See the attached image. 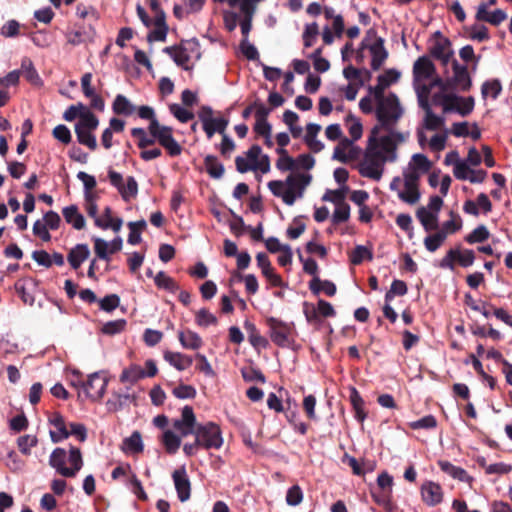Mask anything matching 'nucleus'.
I'll list each match as a JSON object with an SVG mask.
<instances>
[{
    "label": "nucleus",
    "mask_w": 512,
    "mask_h": 512,
    "mask_svg": "<svg viewBox=\"0 0 512 512\" xmlns=\"http://www.w3.org/2000/svg\"><path fill=\"white\" fill-rule=\"evenodd\" d=\"M173 428L182 436L195 435L203 449H219L223 444L220 427L213 423L198 424L191 406H184L180 419H175Z\"/></svg>",
    "instance_id": "obj_1"
},
{
    "label": "nucleus",
    "mask_w": 512,
    "mask_h": 512,
    "mask_svg": "<svg viewBox=\"0 0 512 512\" xmlns=\"http://www.w3.org/2000/svg\"><path fill=\"white\" fill-rule=\"evenodd\" d=\"M376 135H379V127H373L367 141L364 160L359 165V174L363 177L379 181L382 177L384 164L388 161L383 151L377 149Z\"/></svg>",
    "instance_id": "obj_2"
},
{
    "label": "nucleus",
    "mask_w": 512,
    "mask_h": 512,
    "mask_svg": "<svg viewBox=\"0 0 512 512\" xmlns=\"http://www.w3.org/2000/svg\"><path fill=\"white\" fill-rule=\"evenodd\" d=\"M375 101V115L378 124L374 127H379V132L382 129L385 131H391L394 129L404 113L398 96L391 92L386 96V98L375 99Z\"/></svg>",
    "instance_id": "obj_3"
},
{
    "label": "nucleus",
    "mask_w": 512,
    "mask_h": 512,
    "mask_svg": "<svg viewBox=\"0 0 512 512\" xmlns=\"http://www.w3.org/2000/svg\"><path fill=\"white\" fill-rule=\"evenodd\" d=\"M50 465L63 477H75L83 465L82 454L79 448L70 446L67 453L63 448H56L50 455Z\"/></svg>",
    "instance_id": "obj_4"
},
{
    "label": "nucleus",
    "mask_w": 512,
    "mask_h": 512,
    "mask_svg": "<svg viewBox=\"0 0 512 512\" xmlns=\"http://www.w3.org/2000/svg\"><path fill=\"white\" fill-rule=\"evenodd\" d=\"M48 421L56 429L50 431V438L53 443H59L70 436H75L80 442L87 439V428L84 424L71 422L67 425L65 418L59 412H53Z\"/></svg>",
    "instance_id": "obj_5"
},
{
    "label": "nucleus",
    "mask_w": 512,
    "mask_h": 512,
    "mask_svg": "<svg viewBox=\"0 0 512 512\" xmlns=\"http://www.w3.org/2000/svg\"><path fill=\"white\" fill-rule=\"evenodd\" d=\"M148 131L150 136L157 140L169 156L177 157L182 153V146L175 140L172 127L161 125L157 119H153L149 123Z\"/></svg>",
    "instance_id": "obj_6"
},
{
    "label": "nucleus",
    "mask_w": 512,
    "mask_h": 512,
    "mask_svg": "<svg viewBox=\"0 0 512 512\" xmlns=\"http://www.w3.org/2000/svg\"><path fill=\"white\" fill-rule=\"evenodd\" d=\"M265 323L271 341L281 348H290L294 342L293 324L275 317H267Z\"/></svg>",
    "instance_id": "obj_7"
},
{
    "label": "nucleus",
    "mask_w": 512,
    "mask_h": 512,
    "mask_svg": "<svg viewBox=\"0 0 512 512\" xmlns=\"http://www.w3.org/2000/svg\"><path fill=\"white\" fill-rule=\"evenodd\" d=\"M108 178L112 186L117 188L122 199L128 202L131 198H135L138 194V183L133 176L126 179V184L123 183V176L112 169L108 171Z\"/></svg>",
    "instance_id": "obj_8"
},
{
    "label": "nucleus",
    "mask_w": 512,
    "mask_h": 512,
    "mask_svg": "<svg viewBox=\"0 0 512 512\" xmlns=\"http://www.w3.org/2000/svg\"><path fill=\"white\" fill-rule=\"evenodd\" d=\"M431 41L432 44L429 48L431 56L440 60L443 65H447L453 56L450 40L444 37L440 31H436Z\"/></svg>",
    "instance_id": "obj_9"
},
{
    "label": "nucleus",
    "mask_w": 512,
    "mask_h": 512,
    "mask_svg": "<svg viewBox=\"0 0 512 512\" xmlns=\"http://www.w3.org/2000/svg\"><path fill=\"white\" fill-rule=\"evenodd\" d=\"M108 379L99 372L91 374L87 381L81 382V387L87 398L92 401L100 400L107 388Z\"/></svg>",
    "instance_id": "obj_10"
},
{
    "label": "nucleus",
    "mask_w": 512,
    "mask_h": 512,
    "mask_svg": "<svg viewBox=\"0 0 512 512\" xmlns=\"http://www.w3.org/2000/svg\"><path fill=\"white\" fill-rule=\"evenodd\" d=\"M39 281L32 277L19 279L16 281L14 288L21 300L32 306L35 302V293L37 291Z\"/></svg>",
    "instance_id": "obj_11"
},
{
    "label": "nucleus",
    "mask_w": 512,
    "mask_h": 512,
    "mask_svg": "<svg viewBox=\"0 0 512 512\" xmlns=\"http://www.w3.org/2000/svg\"><path fill=\"white\" fill-rule=\"evenodd\" d=\"M400 72L396 69H388L384 74L377 77V84L375 86H369V93L374 96V99L386 98L384 91L392 83H395L400 78Z\"/></svg>",
    "instance_id": "obj_12"
},
{
    "label": "nucleus",
    "mask_w": 512,
    "mask_h": 512,
    "mask_svg": "<svg viewBox=\"0 0 512 512\" xmlns=\"http://www.w3.org/2000/svg\"><path fill=\"white\" fill-rule=\"evenodd\" d=\"M342 463L348 466L353 474L358 477H364L366 473L373 472L375 470V462L368 459L363 458H355L348 454H345L342 457Z\"/></svg>",
    "instance_id": "obj_13"
},
{
    "label": "nucleus",
    "mask_w": 512,
    "mask_h": 512,
    "mask_svg": "<svg viewBox=\"0 0 512 512\" xmlns=\"http://www.w3.org/2000/svg\"><path fill=\"white\" fill-rule=\"evenodd\" d=\"M393 482H374L370 486L373 499L380 505L387 507L390 504Z\"/></svg>",
    "instance_id": "obj_14"
},
{
    "label": "nucleus",
    "mask_w": 512,
    "mask_h": 512,
    "mask_svg": "<svg viewBox=\"0 0 512 512\" xmlns=\"http://www.w3.org/2000/svg\"><path fill=\"white\" fill-rule=\"evenodd\" d=\"M435 71V65L426 56H421L414 62L413 76L416 81L432 78Z\"/></svg>",
    "instance_id": "obj_15"
},
{
    "label": "nucleus",
    "mask_w": 512,
    "mask_h": 512,
    "mask_svg": "<svg viewBox=\"0 0 512 512\" xmlns=\"http://www.w3.org/2000/svg\"><path fill=\"white\" fill-rule=\"evenodd\" d=\"M369 50L372 56L371 68L374 71H377L381 68L385 60L388 58V51L384 46V39L381 37H377L375 42L369 46Z\"/></svg>",
    "instance_id": "obj_16"
},
{
    "label": "nucleus",
    "mask_w": 512,
    "mask_h": 512,
    "mask_svg": "<svg viewBox=\"0 0 512 512\" xmlns=\"http://www.w3.org/2000/svg\"><path fill=\"white\" fill-rule=\"evenodd\" d=\"M96 30L92 23L88 24L87 28L78 29L66 34L67 42L73 46H78L82 43L93 42L96 37Z\"/></svg>",
    "instance_id": "obj_17"
},
{
    "label": "nucleus",
    "mask_w": 512,
    "mask_h": 512,
    "mask_svg": "<svg viewBox=\"0 0 512 512\" xmlns=\"http://www.w3.org/2000/svg\"><path fill=\"white\" fill-rule=\"evenodd\" d=\"M453 82L462 91H468L471 88L472 81L468 72V69L464 65H460L457 60H453Z\"/></svg>",
    "instance_id": "obj_18"
},
{
    "label": "nucleus",
    "mask_w": 512,
    "mask_h": 512,
    "mask_svg": "<svg viewBox=\"0 0 512 512\" xmlns=\"http://www.w3.org/2000/svg\"><path fill=\"white\" fill-rule=\"evenodd\" d=\"M421 494L423 500L428 505H436L442 500V489L438 482H424L421 487Z\"/></svg>",
    "instance_id": "obj_19"
},
{
    "label": "nucleus",
    "mask_w": 512,
    "mask_h": 512,
    "mask_svg": "<svg viewBox=\"0 0 512 512\" xmlns=\"http://www.w3.org/2000/svg\"><path fill=\"white\" fill-rule=\"evenodd\" d=\"M90 256V250L87 244H77L73 247L68 255L67 260L70 266L77 270L80 268L81 264L86 261Z\"/></svg>",
    "instance_id": "obj_20"
},
{
    "label": "nucleus",
    "mask_w": 512,
    "mask_h": 512,
    "mask_svg": "<svg viewBox=\"0 0 512 512\" xmlns=\"http://www.w3.org/2000/svg\"><path fill=\"white\" fill-rule=\"evenodd\" d=\"M244 329L248 334V340L255 349H266L269 341L260 334L256 325L248 320L244 322Z\"/></svg>",
    "instance_id": "obj_21"
},
{
    "label": "nucleus",
    "mask_w": 512,
    "mask_h": 512,
    "mask_svg": "<svg viewBox=\"0 0 512 512\" xmlns=\"http://www.w3.org/2000/svg\"><path fill=\"white\" fill-rule=\"evenodd\" d=\"M164 359L179 371H183L192 365V357L179 352H164Z\"/></svg>",
    "instance_id": "obj_22"
},
{
    "label": "nucleus",
    "mask_w": 512,
    "mask_h": 512,
    "mask_svg": "<svg viewBox=\"0 0 512 512\" xmlns=\"http://www.w3.org/2000/svg\"><path fill=\"white\" fill-rule=\"evenodd\" d=\"M163 52L170 55L178 66H185L190 61L188 48L181 42L179 45L165 47Z\"/></svg>",
    "instance_id": "obj_23"
},
{
    "label": "nucleus",
    "mask_w": 512,
    "mask_h": 512,
    "mask_svg": "<svg viewBox=\"0 0 512 512\" xmlns=\"http://www.w3.org/2000/svg\"><path fill=\"white\" fill-rule=\"evenodd\" d=\"M112 110L116 115L131 116L136 111V107L126 96L118 94L113 101Z\"/></svg>",
    "instance_id": "obj_24"
},
{
    "label": "nucleus",
    "mask_w": 512,
    "mask_h": 512,
    "mask_svg": "<svg viewBox=\"0 0 512 512\" xmlns=\"http://www.w3.org/2000/svg\"><path fill=\"white\" fill-rule=\"evenodd\" d=\"M64 219L68 224H71L75 229L81 230L85 227V219L79 212L76 205H70L62 211Z\"/></svg>",
    "instance_id": "obj_25"
},
{
    "label": "nucleus",
    "mask_w": 512,
    "mask_h": 512,
    "mask_svg": "<svg viewBox=\"0 0 512 512\" xmlns=\"http://www.w3.org/2000/svg\"><path fill=\"white\" fill-rule=\"evenodd\" d=\"M377 140V149L379 151H383L388 158L389 162H394L396 160V149L397 145L392 136H382L379 138V135H376Z\"/></svg>",
    "instance_id": "obj_26"
},
{
    "label": "nucleus",
    "mask_w": 512,
    "mask_h": 512,
    "mask_svg": "<svg viewBox=\"0 0 512 512\" xmlns=\"http://www.w3.org/2000/svg\"><path fill=\"white\" fill-rule=\"evenodd\" d=\"M349 400L355 412V418L362 423L367 417L364 409L365 402L355 387L350 388Z\"/></svg>",
    "instance_id": "obj_27"
},
{
    "label": "nucleus",
    "mask_w": 512,
    "mask_h": 512,
    "mask_svg": "<svg viewBox=\"0 0 512 512\" xmlns=\"http://www.w3.org/2000/svg\"><path fill=\"white\" fill-rule=\"evenodd\" d=\"M416 216L426 231L438 228V215L428 211L426 207L418 208Z\"/></svg>",
    "instance_id": "obj_28"
},
{
    "label": "nucleus",
    "mask_w": 512,
    "mask_h": 512,
    "mask_svg": "<svg viewBox=\"0 0 512 512\" xmlns=\"http://www.w3.org/2000/svg\"><path fill=\"white\" fill-rule=\"evenodd\" d=\"M309 289L318 295L320 292H324L327 296H334L336 293V286L333 282L324 280L322 281L319 277H314L309 282Z\"/></svg>",
    "instance_id": "obj_29"
},
{
    "label": "nucleus",
    "mask_w": 512,
    "mask_h": 512,
    "mask_svg": "<svg viewBox=\"0 0 512 512\" xmlns=\"http://www.w3.org/2000/svg\"><path fill=\"white\" fill-rule=\"evenodd\" d=\"M143 378H145L144 369L137 364H131L129 367L123 369L120 375V381L122 383H130L132 385Z\"/></svg>",
    "instance_id": "obj_30"
},
{
    "label": "nucleus",
    "mask_w": 512,
    "mask_h": 512,
    "mask_svg": "<svg viewBox=\"0 0 512 512\" xmlns=\"http://www.w3.org/2000/svg\"><path fill=\"white\" fill-rule=\"evenodd\" d=\"M154 282L159 289H163L171 293H175L180 290L179 284L164 271H159L154 276Z\"/></svg>",
    "instance_id": "obj_31"
},
{
    "label": "nucleus",
    "mask_w": 512,
    "mask_h": 512,
    "mask_svg": "<svg viewBox=\"0 0 512 512\" xmlns=\"http://www.w3.org/2000/svg\"><path fill=\"white\" fill-rule=\"evenodd\" d=\"M204 166L206 172L214 179H220L224 175V166L214 155H207L204 158Z\"/></svg>",
    "instance_id": "obj_32"
},
{
    "label": "nucleus",
    "mask_w": 512,
    "mask_h": 512,
    "mask_svg": "<svg viewBox=\"0 0 512 512\" xmlns=\"http://www.w3.org/2000/svg\"><path fill=\"white\" fill-rule=\"evenodd\" d=\"M122 449L126 453L137 454L143 451L142 437L139 431H134L123 441Z\"/></svg>",
    "instance_id": "obj_33"
},
{
    "label": "nucleus",
    "mask_w": 512,
    "mask_h": 512,
    "mask_svg": "<svg viewBox=\"0 0 512 512\" xmlns=\"http://www.w3.org/2000/svg\"><path fill=\"white\" fill-rule=\"evenodd\" d=\"M178 337L181 345L184 348L196 350L202 346L201 337L196 332L191 330L180 332Z\"/></svg>",
    "instance_id": "obj_34"
},
{
    "label": "nucleus",
    "mask_w": 512,
    "mask_h": 512,
    "mask_svg": "<svg viewBox=\"0 0 512 512\" xmlns=\"http://www.w3.org/2000/svg\"><path fill=\"white\" fill-rule=\"evenodd\" d=\"M99 125L98 117L92 113L87 107L84 111H82L80 115V119L78 123H76L75 127H80L81 129L95 131Z\"/></svg>",
    "instance_id": "obj_35"
},
{
    "label": "nucleus",
    "mask_w": 512,
    "mask_h": 512,
    "mask_svg": "<svg viewBox=\"0 0 512 512\" xmlns=\"http://www.w3.org/2000/svg\"><path fill=\"white\" fill-rule=\"evenodd\" d=\"M94 131L81 129L80 127H75V134L77 136V141L90 150L94 151L97 149V141L96 137L93 134Z\"/></svg>",
    "instance_id": "obj_36"
},
{
    "label": "nucleus",
    "mask_w": 512,
    "mask_h": 512,
    "mask_svg": "<svg viewBox=\"0 0 512 512\" xmlns=\"http://www.w3.org/2000/svg\"><path fill=\"white\" fill-rule=\"evenodd\" d=\"M276 152L279 155V158L276 161V167L278 170L293 171L296 169V161L295 159L288 155L286 149L277 148Z\"/></svg>",
    "instance_id": "obj_37"
},
{
    "label": "nucleus",
    "mask_w": 512,
    "mask_h": 512,
    "mask_svg": "<svg viewBox=\"0 0 512 512\" xmlns=\"http://www.w3.org/2000/svg\"><path fill=\"white\" fill-rule=\"evenodd\" d=\"M20 74L22 73L27 81H29L32 84H37L40 82V77L35 69L33 62L30 58L25 57L22 59L21 62V69L19 70Z\"/></svg>",
    "instance_id": "obj_38"
},
{
    "label": "nucleus",
    "mask_w": 512,
    "mask_h": 512,
    "mask_svg": "<svg viewBox=\"0 0 512 512\" xmlns=\"http://www.w3.org/2000/svg\"><path fill=\"white\" fill-rule=\"evenodd\" d=\"M439 466L442 471L446 472L449 477H452L456 480H472V478L468 477L465 470L460 467L453 465L448 461H439Z\"/></svg>",
    "instance_id": "obj_39"
},
{
    "label": "nucleus",
    "mask_w": 512,
    "mask_h": 512,
    "mask_svg": "<svg viewBox=\"0 0 512 512\" xmlns=\"http://www.w3.org/2000/svg\"><path fill=\"white\" fill-rule=\"evenodd\" d=\"M490 237V232L485 225L477 226L471 233L465 236L468 244L482 243Z\"/></svg>",
    "instance_id": "obj_40"
},
{
    "label": "nucleus",
    "mask_w": 512,
    "mask_h": 512,
    "mask_svg": "<svg viewBox=\"0 0 512 512\" xmlns=\"http://www.w3.org/2000/svg\"><path fill=\"white\" fill-rule=\"evenodd\" d=\"M407 291V284L402 280L395 279L385 294V301L390 302L395 296H404Z\"/></svg>",
    "instance_id": "obj_41"
},
{
    "label": "nucleus",
    "mask_w": 512,
    "mask_h": 512,
    "mask_svg": "<svg viewBox=\"0 0 512 512\" xmlns=\"http://www.w3.org/2000/svg\"><path fill=\"white\" fill-rule=\"evenodd\" d=\"M502 91L501 82L498 79L485 81L481 87V94L483 98H486L491 94L492 98L496 99Z\"/></svg>",
    "instance_id": "obj_42"
},
{
    "label": "nucleus",
    "mask_w": 512,
    "mask_h": 512,
    "mask_svg": "<svg viewBox=\"0 0 512 512\" xmlns=\"http://www.w3.org/2000/svg\"><path fill=\"white\" fill-rule=\"evenodd\" d=\"M76 15L81 19H90L92 22H97L99 20V13L91 5H85L83 3H78L76 6Z\"/></svg>",
    "instance_id": "obj_43"
},
{
    "label": "nucleus",
    "mask_w": 512,
    "mask_h": 512,
    "mask_svg": "<svg viewBox=\"0 0 512 512\" xmlns=\"http://www.w3.org/2000/svg\"><path fill=\"white\" fill-rule=\"evenodd\" d=\"M131 135L138 139L137 146L144 150L148 146H152L157 141L154 137H148L146 131L143 128H133Z\"/></svg>",
    "instance_id": "obj_44"
},
{
    "label": "nucleus",
    "mask_w": 512,
    "mask_h": 512,
    "mask_svg": "<svg viewBox=\"0 0 512 512\" xmlns=\"http://www.w3.org/2000/svg\"><path fill=\"white\" fill-rule=\"evenodd\" d=\"M228 124L229 121L223 117L213 119L212 124L208 125L209 129L204 130L207 135V138L211 139L216 132L221 135H224Z\"/></svg>",
    "instance_id": "obj_45"
},
{
    "label": "nucleus",
    "mask_w": 512,
    "mask_h": 512,
    "mask_svg": "<svg viewBox=\"0 0 512 512\" xmlns=\"http://www.w3.org/2000/svg\"><path fill=\"white\" fill-rule=\"evenodd\" d=\"M350 217V206L346 202H341L336 204V208L334 210L332 221L334 224H340L348 221Z\"/></svg>",
    "instance_id": "obj_46"
},
{
    "label": "nucleus",
    "mask_w": 512,
    "mask_h": 512,
    "mask_svg": "<svg viewBox=\"0 0 512 512\" xmlns=\"http://www.w3.org/2000/svg\"><path fill=\"white\" fill-rule=\"evenodd\" d=\"M163 444L168 453H175L181 444L180 438L172 431L167 430L163 434Z\"/></svg>",
    "instance_id": "obj_47"
},
{
    "label": "nucleus",
    "mask_w": 512,
    "mask_h": 512,
    "mask_svg": "<svg viewBox=\"0 0 512 512\" xmlns=\"http://www.w3.org/2000/svg\"><path fill=\"white\" fill-rule=\"evenodd\" d=\"M169 111L181 123H187L194 118V114L191 111L176 103L169 105Z\"/></svg>",
    "instance_id": "obj_48"
},
{
    "label": "nucleus",
    "mask_w": 512,
    "mask_h": 512,
    "mask_svg": "<svg viewBox=\"0 0 512 512\" xmlns=\"http://www.w3.org/2000/svg\"><path fill=\"white\" fill-rule=\"evenodd\" d=\"M446 239V233L444 231H439L433 235H429L424 240V245L426 249L430 252H435Z\"/></svg>",
    "instance_id": "obj_49"
},
{
    "label": "nucleus",
    "mask_w": 512,
    "mask_h": 512,
    "mask_svg": "<svg viewBox=\"0 0 512 512\" xmlns=\"http://www.w3.org/2000/svg\"><path fill=\"white\" fill-rule=\"evenodd\" d=\"M319 34V27L316 22L307 24L303 32V43L305 48L312 47L317 35Z\"/></svg>",
    "instance_id": "obj_50"
},
{
    "label": "nucleus",
    "mask_w": 512,
    "mask_h": 512,
    "mask_svg": "<svg viewBox=\"0 0 512 512\" xmlns=\"http://www.w3.org/2000/svg\"><path fill=\"white\" fill-rule=\"evenodd\" d=\"M365 259L372 260L373 259L372 252L365 246H362V245L356 246L351 255L352 264L359 265Z\"/></svg>",
    "instance_id": "obj_51"
},
{
    "label": "nucleus",
    "mask_w": 512,
    "mask_h": 512,
    "mask_svg": "<svg viewBox=\"0 0 512 512\" xmlns=\"http://www.w3.org/2000/svg\"><path fill=\"white\" fill-rule=\"evenodd\" d=\"M286 503L289 506H297L303 500V491L298 485L291 486L286 493Z\"/></svg>",
    "instance_id": "obj_52"
},
{
    "label": "nucleus",
    "mask_w": 512,
    "mask_h": 512,
    "mask_svg": "<svg viewBox=\"0 0 512 512\" xmlns=\"http://www.w3.org/2000/svg\"><path fill=\"white\" fill-rule=\"evenodd\" d=\"M351 122V125L349 126V133L352 138V140H359L362 137L363 133V126L362 123L357 119L354 115L349 114L346 117V123Z\"/></svg>",
    "instance_id": "obj_53"
},
{
    "label": "nucleus",
    "mask_w": 512,
    "mask_h": 512,
    "mask_svg": "<svg viewBox=\"0 0 512 512\" xmlns=\"http://www.w3.org/2000/svg\"><path fill=\"white\" fill-rule=\"evenodd\" d=\"M436 426H437V420L433 415H426L419 420L409 423V427L413 430L433 429Z\"/></svg>",
    "instance_id": "obj_54"
},
{
    "label": "nucleus",
    "mask_w": 512,
    "mask_h": 512,
    "mask_svg": "<svg viewBox=\"0 0 512 512\" xmlns=\"http://www.w3.org/2000/svg\"><path fill=\"white\" fill-rule=\"evenodd\" d=\"M217 322V318L206 308H202L196 313V323L199 326L207 327L209 325H216Z\"/></svg>",
    "instance_id": "obj_55"
},
{
    "label": "nucleus",
    "mask_w": 512,
    "mask_h": 512,
    "mask_svg": "<svg viewBox=\"0 0 512 512\" xmlns=\"http://www.w3.org/2000/svg\"><path fill=\"white\" fill-rule=\"evenodd\" d=\"M120 304V297L117 294L106 295L99 301V307L105 312L114 311Z\"/></svg>",
    "instance_id": "obj_56"
},
{
    "label": "nucleus",
    "mask_w": 512,
    "mask_h": 512,
    "mask_svg": "<svg viewBox=\"0 0 512 512\" xmlns=\"http://www.w3.org/2000/svg\"><path fill=\"white\" fill-rule=\"evenodd\" d=\"M303 313L308 323L310 324H319L321 323V318L318 312L317 307L314 304L304 302L303 303Z\"/></svg>",
    "instance_id": "obj_57"
},
{
    "label": "nucleus",
    "mask_w": 512,
    "mask_h": 512,
    "mask_svg": "<svg viewBox=\"0 0 512 512\" xmlns=\"http://www.w3.org/2000/svg\"><path fill=\"white\" fill-rule=\"evenodd\" d=\"M126 320L118 319L105 323L102 327V332L107 335H115L122 332L126 327Z\"/></svg>",
    "instance_id": "obj_58"
},
{
    "label": "nucleus",
    "mask_w": 512,
    "mask_h": 512,
    "mask_svg": "<svg viewBox=\"0 0 512 512\" xmlns=\"http://www.w3.org/2000/svg\"><path fill=\"white\" fill-rule=\"evenodd\" d=\"M172 393L178 399H193L196 396V389L191 385L180 384Z\"/></svg>",
    "instance_id": "obj_59"
},
{
    "label": "nucleus",
    "mask_w": 512,
    "mask_h": 512,
    "mask_svg": "<svg viewBox=\"0 0 512 512\" xmlns=\"http://www.w3.org/2000/svg\"><path fill=\"white\" fill-rule=\"evenodd\" d=\"M242 377L247 382L258 381L265 383L266 379L264 374L257 368L249 367L241 370Z\"/></svg>",
    "instance_id": "obj_60"
},
{
    "label": "nucleus",
    "mask_w": 512,
    "mask_h": 512,
    "mask_svg": "<svg viewBox=\"0 0 512 512\" xmlns=\"http://www.w3.org/2000/svg\"><path fill=\"white\" fill-rule=\"evenodd\" d=\"M424 125L428 130H438L444 125V118L437 116L432 111H428L425 115Z\"/></svg>",
    "instance_id": "obj_61"
},
{
    "label": "nucleus",
    "mask_w": 512,
    "mask_h": 512,
    "mask_svg": "<svg viewBox=\"0 0 512 512\" xmlns=\"http://www.w3.org/2000/svg\"><path fill=\"white\" fill-rule=\"evenodd\" d=\"M398 197L405 203L413 205L420 199V191L418 188H405L404 191H399Z\"/></svg>",
    "instance_id": "obj_62"
},
{
    "label": "nucleus",
    "mask_w": 512,
    "mask_h": 512,
    "mask_svg": "<svg viewBox=\"0 0 512 512\" xmlns=\"http://www.w3.org/2000/svg\"><path fill=\"white\" fill-rule=\"evenodd\" d=\"M457 249V263L462 267H469L471 266L475 261V253L473 250L470 249H464L460 250Z\"/></svg>",
    "instance_id": "obj_63"
},
{
    "label": "nucleus",
    "mask_w": 512,
    "mask_h": 512,
    "mask_svg": "<svg viewBox=\"0 0 512 512\" xmlns=\"http://www.w3.org/2000/svg\"><path fill=\"white\" fill-rule=\"evenodd\" d=\"M52 135L55 139H57L63 144H69L72 140V135L69 128L63 124L57 125L53 129Z\"/></svg>",
    "instance_id": "obj_64"
}]
</instances>
